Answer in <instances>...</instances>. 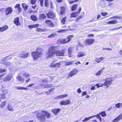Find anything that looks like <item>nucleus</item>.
<instances>
[{
  "mask_svg": "<svg viewBox=\"0 0 122 122\" xmlns=\"http://www.w3.org/2000/svg\"><path fill=\"white\" fill-rule=\"evenodd\" d=\"M57 46H50L48 48L46 56L47 58L52 57L56 54L57 56H64L65 52L66 49H62L61 51L58 50L56 51L58 48Z\"/></svg>",
  "mask_w": 122,
  "mask_h": 122,
  "instance_id": "f257e3e1",
  "label": "nucleus"
},
{
  "mask_svg": "<svg viewBox=\"0 0 122 122\" xmlns=\"http://www.w3.org/2000/svg\"><path fill=\"white\" fill-rule=\"evenodd\" d=\"M36 118L38 120L41 122H44L46 121V117L49 118L51 116V114L48 111L45 110H42L40 112L36 111Z\"/></svg>",
  "mask_w": 122,
  "mask_h": 122,
  "instance_id": "f03ea898",
  "label": "nucleus"
},
{
  "mask_svg": "<svg viewBox=\"0 0 122 122\" xmlns=\"http://www.w3.org/2000/svg\"><path fill=\"white\" fill-rule=\"evenodd\" d=\"M43 50L41 48L37 47L36 51L31 53V56L34 60H37L39 57H41L43 53Z\"/></svg>",
  "mask_w": 122,
  "mask_h": 122,
  "instance_id": "7ed1b4c3",
  "label": "nucleus"
},
{
  "mask_svg": "<svg viewBox=\"0 0 122 122\" xmlns=\"http://www.w3.org/2000/svg\"><path fill=\"white\" fill-rule=\"evenodd\" d=\"M74 36L73 35L68 36L66 38L59 39L58 41V43L61 44H63L69 42Z\"/></svg>",
  "mask_w": 122,
  "mask_h": 122,
  "instance_id": "20e7f679",
  "label": "nucleus"
},
{
  "mask_svg": "<svg viewBox=\"0 0 122 122\" xmlns=\"http://www.w3.org/2000/svg\"><path fill=\"white\" fill-rule=\"evenodd\" d=\"M113 78L112 77H110L107 78L106 80H105V81L102 83L103 86H105L107 88H108L112 83L113 81Z\"/></svg>",
  "mask_w": 122,
  "mask_h": 122,
  "instance_id": "39448f33",
  "label": "nucleus"
},
{
  "mask_svg": "<svg viewBox=\"0 0 122 122\" xmlns=\"http://www.w3.org/2000/svg\"><path fill=\"white\" fill-rule=\"evenodd\" d=\"M12 54H10L8 56L5 57L3 58V59H2L1 61V63L2 64L6 66H9L11 64L10 62L9 61H5L10 59L11 57L8 58V57L12 56Z\"/></svg>",
  "mask_w": 122,
  "mask_h": 122,
  "instance_id": "423d86ee",
  "label": "nucleus"
},
{
  "mask_svg": "<svg viewBox=\"0 0 122 122\" xmlns=\"http://www.w3.org/2000/svg\"><path fill=\"white\" fill-rule=\"evenodd\" d=\"M53 78L52 76H49L48 77H46L43 79L41 80V82L45 83H50L51 82Z\"/></svg>",
  "mask_w": 122,
  "mask_h": 122,
  "instance_id": "0eeeda50",
  "label": "nucleus"
},
{
  "mask_svg": "<svg viewBox=\"0 0 122 122\" xmlns=\"http://www.w3.org/2000/svg\"><path fill=\"white\" fill-rule=\"evenodd\" d=\"M78 72V70L76 69H73L68 74L67 78H69L73 76L76 75Z\"/></svg>",
  "mask_w": 122,
  "mask_h": 122,
  "instance_id": "6e6552de",
  "label": "nucleus"
},
{
  "mask_svg": "<svg viewBox=\"0 0 122 122\" xmlns=\"http://www.w3.org/2000/svg\"><path fill=\"white\" fill-rule=\"evenodd\" d=\"M47 17L50 19H54L56 17L55 13L52 10H50L46 14Z\"/></svg>",
  "mask_w": 122,
  "mask_h": 122,
  "instance_id": "1a4fd4ad",
  "label": "nucleus"
},
{
  "mask_svg": "<svg viewBox=\"0 0 122 122\" xmlns=\"http://www.w3.org/2000/svg\"><path fill=\"white\" fill-rule=\"evenodd\" d=\"M81 10V7H79L78 9V11H75L72 12L71 14L70 17H71L76 18L78 15V14L79 13Z\"/></svg>",
  "mask_w": 122,
  "mask_h": 122,
  "instance_id": "9d476101",
  "label": "nucleus"
},
{
  "mask_svg": "<svg viewBox=\"0 0 122 122\" xmlns=\"http://www.w3.org/2000/svg\"><path fill=\"white\" fill-rule=\"evenodd\" d=\"M95 41V39H88L85 41V44L87 46L90 45L94 43Z\"/></svg>",
  "mask_w": 122,
  "mask_h": 122,
  "instance_id": "9b49d317",
  "label": "nucleus"
},
{
  "mask_svg": "<svg viewBox=\"0 0 122 122\" xmlns=\"http://www.w3.org/2000/svg\"><path fill=\"white\" fill-rule=\"evenodd\" d=\"M13 11L12 8L11 7H9L5 9V13L6 16L11 14Z\"/></svg>",
  "mask_w": 122,
  "mask_h": 122,
  "instance_id": "f8f14e48",
  "label": "nucleus"
},
{
  "mask_svg": "<svg viewBox=\"0 0 122 122\" xmlns=\"http://www.w3.org/2000/svg\"><path fill=\"white\" fill-rule=\"evenodd\" d=\"M71 102L69 99L66 100H62L60 102V104L61 105H68L71 104Z\"/></svg>",
  "mask_w": 122,
  "mask_h": 122,
  "instance_id": "ddd939ff",
  "label": "nucleus"
},
{
  "mask_svg": "<svg viewBox=\"0 0 122 122\" xmlns=\"http://www.w3.org/2000/svg\"><path fill=\"white\" fill-rule=\"evenodd\" d=\"M60 8V15L63 16L65 15L66 12V8L64 6H61Z\"/></svg>",
  "mask_w": 122,
  "mask_h": 122,
  "instance_id": "4468645a",
  "label": "nucleus"
},
{
  "mask_svg": "<svg viewBox=\"0 0 122 122\" xmlns=\"http://www.w3.org/2000/svg\"><path fill=\"white\" fill-rule=\"evenodd\" d=\"M45 23L47 26L50 27H53L54 24L53 22L49 20H45Z\"/></svg>",
  "mask_w": 122,
  "mask_h": 122,
  "instance_id": "2eb2a0df",
  "label": "nucleus"
},
{
  "mask_svg": "<svg viewBox=\"0 0 122 122\" xmlns=\"http://www.w3.org/2000/svg\"><path fill=\"white\" fill-rule=\"evenodd\" d=\"M26 51H23L22 53L20 54V56L21 57L23 58H25L27 57L29 54V52H26Z\"/></svg>",
  "mask_w": 122,
  "mask_h": 122,
  "instance_id": "dca6fc26",
  "label": "nucleus"
},
{
  "mask_svg": "<svg viewBox=\"0 0 122 122\" xmlns=\"http://www.w3.org/2000/svg\"><path fill=\"white\" fill-rule=\"evenodd\" d=\"M122 119V113L119 114L117 117L114 119L112 122H117Z\"/></svg>",
  "mask_w": 122,
  "mask_h": 122,
  "instance_id": "f3484780",
  "label": "nucleus"
},
{
  "mask_svg": "<svg viewBox=\"0 0 122 122\" xmlns=\"http://www.w3.org/2000/svg\"><path fill=\"white\" fill-rule=\"evenodd\" d=\"M60 108H55L51 110V112L55 115H57L61 111Z\"/></svg>",
  "mask_w": 122,
  "mask_h": 122,
  "instance_id": "a211bd4d",
  "label": "nucleus"
},
{
  "mask_svg": "<svg viewBox=\"0 0 122 122\" xmlns=\"http://www.w3.org/2000/svg\"><path fill=\"white\" fill-rule=\"evenodd\" d=\"M12 78V76L8 75L3 78V80L5 82H7L10 81Z\"/></svg>",
  "mask_w": 122,
  "mask_h": 122,
  "instance_id": "6ab92c4d",
  "label": "nucleus"
},
{
  "mask_svg": "<svg viewBox=\"0 0 122 122\" xmlns=\"http://www.w3.org/2000/svg\"><path fill=\"white\" fill-rule=\"evenodd\" d=\"M120 21H118L117 19H115L111 20L107 22V25L114 24L118 22H120Z\"/></svg>",
  "mask_w": 122,
  "mask_h": 122,
  "instance_id": "aec40b11",
  "label": "nucleus"
},
{
  "mask_svg": "<svg viewBox=\"0 0 122 122\" xmlns=\"http://www.w3.org/2000/svg\"><path fill=\"white\" fill-rule=\"evenodd\" d=\"M8 28V26L7 25L3 26L2 27H0V32H3L7 30Z\"/></svg>",
  "mask_w": 122,
  "mask_h": 122,
  "instance_id": "412c9836",
  "label": "nucleus"
},
{
  "mask_svg": "<svg viewBox=\"0 0 122 122\" xmlns=\"http://www.w3.org/2000/svg\"><path fill=\"white\" fill-rule=\"evenodd\" d=\"M14 23L17 26L20 25V24L19 21V17H18L15 18L14 20Z\"/></svg>",
  "mask_w": 122,
  "mask_h": 122,
  "instance_id": "4be33fe9",
  "label": "nucleus"
},
{
  "mask_svg": "<svg viewBox=\"0 0 122 122\" xmlns=\"http://www.w3.org/2000/svg\"><path fill=\"white\" fill-rule=\"evenodd\" d=\"M78 4H74L73 5L71 8V10L72 11H74L77 9L78 7Z\"/></svg>",
  "mask_w": 122,
  "mask_h": 122,
  "instance_id": "5701e85b",
  "label": "nucleus"
},
{
  "mask_svg": "<svg viewBox=\"0 0 122 122\" xmlns=\"http://www.w3.org/2000/svg\"><path fill=\"white\" fill-rule=\"evenodd\" d=\"M46 17V15L44 13L41 14L39 16V19L40 20L45 19Z\"/></svg>",
  "mask_w": 122,
  "mask_h": 122,
  "instance_id": "b1692460",
  "label": "nucleus"
},
{
  "mask_svg": "<svg viewBox=\"0 0 122 122\" xmlns=\"http://www.w3.org/2000/svg\"><path fill=\"white\" fill-rule=\"evenodd\" d=\"M30 18L32 20L34 21H36L37 20V17L35 15H33L30 16Z\"/></svg>",
  "mask_w": 122,
  "mask_h": 122,
  "instance_id": "393cba45",
  "label": "nucleus"
},
{
  "mask_svg": "<svg viewBox=\"0 0 122 122\" xmlns=\"http://www.w3.org/2000/svg\"><path fill=\"white\" fill-rule=\"evenodd\" d=\"M95 116H92L88 117H86L82 121V122H85L86 121H88L89 119L92 117H94Z\"/></svg>",
  "mask_w": 122,
  "mask_h": 122,
  "instance_id": "a878e982",
  "label": "nucleus"
},
{
  "mask_svg": "<svg viewBox=\"0 0 122 122\" xmlns=\"http://www.w3.org/2000/svg\"><path fill=\"white\" fill-rule=\"evenodd\" d=\"M68 96V95L67 94L61 95L57 96V98L58 99H61L64 97H67Z\"/></svg>",
  "mask_w": 122,
  "mask_h": 122,
  "instance_id": "bb28decb",
  "label": "nucleus"
},
{
  "mask_svg": "<svg viewBox=\"0 0 122 122\" xmlns=\"http://www.w3.org/2000/svg\"><path fill=\"white\" fill-rule=\"evenodd\" d=\"M22 6L25 10H26L28 8V6L26 4L23 3L22 4Z\"/></svg>",
  "mask_w": 122,
  "mask_h": 122,
  "instance_id": "cd10ccee",
  "label": "nucleus"
},
{
  "mask_svg": "<svg viewBox=\"0 0 122 122\" xmlns=\"http://www.w3.org/2000/svg\"><path fill=\"white\" fill-rule=\"evenodd\" d=\"M7 93V91L5 92L4 93H2L1 95V98L2 99H5L6 98L5 95Z\"/></svg>",
  "mask_w": 122,
  "mask_h": 122,
  "instance_id": "c85d7f7f",
  "label": "nucleus"
},
{
  "mask_svg": "<svg viewBox=\"0 0 122 122\" xmlns=\"http://www.w3.org/2000/svg\"><path fill=\"white\" fill-rule=\"evenodd\" d=\"M104 59V58L101 57L97 58L95 60L98 63H99Z\"/></svg>",
  "mask_w": 122,
  "mask_h": 122,
  "instance_id": "c756f323",
  "label": "nucleus"
},
{
  "mask_svg": "<svg viewBox=\"0 0 122 122\" xmlns=\"http://www.w3.org/2000/svg\"><path fill=\"white\" fill-rule=\"evenodd\" d=\"M84 55L85 54L84 52H80L78 53L77 55V56L78 57H81L84 56Z\"/></svg>",
  "mask_w": 122,
  "mask_h": 122,
  "instance_id": "7c9ffc66",
  "label": "nucleus"
},
{
  "mask_svg": "<svg viewBox=\"0 0 122 122\" xmlns=\"http://www.w3.org/2000/svg\"><path fill=\"white\" fill-rule=\"evenodd\" d=\"M16 88L17 90H26L28 89V88L25 87H20V86H16Z\"/></svg>",
  "mask_w": 122,
  "mask_h": 122,
  "instance_id": "2f4dec72",
  "label": "nucleus"
},
{
  "mask_svg": "<svg viewBox=\"0 0 122 122\" xmlns=\"http://www.w3.org/2000/svg\"><path fill=\"white\" fill-rule=\"evenodd\" d=\"M45 6L47 7L49 6V0H45Z\"/></svg>",
  "mask_w": 122,
  "mask_h": 122,
  "instance_id": "473e14b6",
  "label": "nucleus"
},
{
  "mask_svg": "<svg viewBox=\"0 0 122 122\" xmlns=\"http://www.w3.org/2000/svg\"><path fill=\"white\" fill-rule=\"evenodd\" d=\"M66 19V16H65L62 18L61 20V23L63 24H64L65 23Z\"/></svg>",
  "mask_w": 122,
  "mask_h": 122,
  "instance_id": "72a5a7b5",
  "label": "nucleus"
},
{
  "mask_svg": "<svg viewBox=\"0 0 122 122\" xmlns=\"http://www.w3.org/2000/svg\"><path fill=\"white\" fill-rule=\"evenodd\" d=\"M54 89V88H52L50 89L49 90V91H46V93L47 95H49V94L51 93V92H53Z\"/></svg>",
  "mask_w": 122,
  "mask_h": 122,
  "instance_id": "f704fd0d",
  "label": "nucleus"
},
{
  "mask_svg": "<svg viewBox=\"0 0 122 122\" xmlns=\"http://www.w3.org/2000/svg\"><path fill=\"white\" fill-rule=\"evenodd\" d=\"M100 114H97V115H94L93 116H95L94 117H95V116H96L97 118L99 119L100 121V122L102 121V120L101 118V117L100 116Z\"/></svg>",
  "mask_w": 122,
  "mask_h": 122,
  "instance_id": "c9c22d12",
  "label": "nucleus"
},
{
  "mask_svg": "<svg viewBox=\"0 0 122 122\" xmlns=\"http://www.w3.org/2000/svg\"><path fill=\"white\" fill-rule=\"evenodd\" d=\"M115 18H116L117 19V20H120L121 19V17L120 16H115L111 17L109 19H114Z\"/></svg>",
  "mask_w": 122,
  "mask_h": 122,
  "instance_id": "e433bc0d",
  "label": "nucleus"
},
{
  "mask_svg": "<svg viewBox=\"0 0 122 122\" xmlns=\"http://www.w3.org/2000/svg\"><path fill=\"white\" fill-rule=\"evenodd\" d=\"M103 69V68L102 69L99 71L97 73L95 74V75L98 76H100L102 72V69Z\"/></svg>",
  "mask_w": 122,
  "mask_h": 122,
  "instance_id": "4c0bfd02",
  "label": "nucleus"
},
{
  "mask_svg": "<svg viewBox=\"0 0 122 122\" xmlns=\"http://www.w3.org/2000/svg\"><path fill=\"white\" fill-rule=\"evenodd\" d=\"M102 117H104L106 116V114L105 111H102L99 113Z\"/></svg>",
  "mask_w": 122,
  "mask_h": 122,
  "instance_id": "58836bf2",
  "label": "nucleus"
},
{
  "mask_svg": "<svg viewBox=\"0 0 122 122\" xmlns=\"http://www.w3.org/2000/svg\"><path fill=\"white\" fill-rule=\"evenodd\" d=\"M41 85L42 86H43H43L44 87V88H50L51 87L50 84H47L46 85H44L43 84H41Z\"/></svg>",
  "mask_w": 122,
  "mask_h": 122,
  "instance_id": "ea45409f",
  "label": "nucleus"
},
{
  "mask_svg": "<svg viewBox=\"0 0 122 122\" xmlns=\"http://www.w3.org/2000/svg\"><path fill=\"white\" fill-rule=\"evenodd\" d=\"M17 79L20 81H24V78H22L20 76H19L17 77Z\"/></svg>",
  "mask_w": 122,
  "mask_h": 122,
  "instance_id": "a19ab883",
  "label": "nucleus"
},
{
  "mask_svg": "<svg viewBox=\"0 0 122 122\" xmlns=\"http://www.w3.org/2000/svg\"><path fill=\"white\" fill-rule=\"evenodd\" d=\"M83 18V16L81 15L80 16L77 18L75 20V21L76 22H78L79 20Z\"/></svg>",
  "mask_w": 122,
  "mask_h": 122,
  "instance_id": "79ce46f5",
  "label": "nucleus"
},
{
  "mask_svg": "<svg viewBox=\"0 0 122 122\" xmlns=\"http://www.w3.org/2000/svg\"><path fill=\"white\" fill-rule=\"evenodd\" d=\"M7 109L10 111H12L14 110L12 107L10 105H9L8 106Z\"/></svg>",
  "mask_w": 122,
  "mask_h": 122,
  "instance_id": "37998d69",
  "label": "nucleus"
},
{
  "mask_svg": "<svg viewBox=\"0 0 122 122\" xmlns=\"http://www.w3.org/2000/svg\"><path fill=\"white\" fill-rule=\"evenodd\" d=\"M55 61H54L53 62H52L51 63L50 66L51 68L55 67H56V63L55 64H53V63Z\"/></svg>",
  "mask_w": 122,
  "mask_h": 122,
  "instance_id": "c03bdc74",
  "label": "nucleus"
},
{
  "mask_svg": "<svg viewBox=\"0 0 122 122\" xmlns=\"http://www.w3.org/2000/svg\"><path fill=\"white\" fill-rule=\"evenodd\" d=\"M73 1H71V0H70L68 1L69 3L70 4H72L73 3L75 2H77L79 0H73Z\"/></svg>",
  "mask_w": 122,
  "mask_h": 122,
  "instance_id": "a18cd8bd",
  "label": "nucleus"
},
{
  "mask_svg": "<svg viewBox=\"0 0 122 122\" xmlns=\"http://www.w3.org/2000/svg\"><path fill=\"white\" fill-rule=\"evenodd\" d=\"M36 31L39 32H43L44 31V30L40 28H37L36 29Z\"/></svg>",
  "mask_w": 122,
  "mask_h": 122,
  "instance_id": "49530a36",
  "label": "nucleus"
},
{
  "mask_svg": "<svg viewBox=\"0 0 122 122\" xmlns=\"http://www.w3.org/2000/svg\"><path fill=\"white\" fill-rule=\"evenodd\" d=\"M6 103V102L5 101L2 102L0 105V107L2 108L4 107Z\"/></svg>",
  "mask_w": 122,
  "mask_h": 122,
  "instance_id": "de8ad7c7",
  "label": "nucleus"
},
{
  "mask_svg": "<svg viewBox=\"0 0 122 122\" xmlns=\"http://www.w3.org/2000/svg\"><path fill=\"white\" fill-rule=\"evenodd\" d=\"M122 104V103H118L117 104H116L115 105V107H116L119 108L120 107V106Z\"/></svg>",
  "mask_w": 122,
  "mask_h": 122,
  "instance_id": "09e8293b",
  "label": "nucleus"
},
{
  "mask_svg": "<svg viewBox=\"0 0 122 122\" xmlns=\"http://www.w3.org/2000/svg\"><path fill=\"white\" fill-rule=\"evenodd\" d=\"M36 0H30V3L32 5L35 4L36 2Z\"/></svg>",
  "mask_w": 122,
  "mask_h": 122,
  "instance_id": "8fccbe9b",
  "label": "nucleus"
},
{
  "mask_svg": "<svg viewBox=\"0 0 122 122\" xmlns=\"http://www.w3.org/2000/svg\"><path fill=\"white\" fill-rule=\"evenodd\" d=\"M23 76L24 77L26 78L29 77L30 76V75L29 74L26 73H24L23 74Z\"/></svg>",
  "mask_w": 122,
  "mask_h": 122,
  "instance_id": "3c124183",
  "label": "nucleus"
},
{
  "mask_svg": "<svg viewBox=\"0 0 122 122\" xmlns=\"http://www.w3.org/2000/svg\"><path fill=\"white\" fill-rule=\"evenodd\" d=\"M95 86H96L97 88H98L100 87H102L103 86L102 84H101L100 85H99V83H97L95 85Z\"/></svg>",
  "mask_w": 122,
  "mask_h": 122,
  "instance_id": "603ef678",
  "label": "nucleus"
},
{
  "mask_svg": "<svg viewBox=\"0 0 122 122\" xmlns=\"http://www.w3.org/2000/svg\"><path fill=\"white\" fill-rule=\"evenodd\" d=\"M56 34L55 33H52V34L50 35H49L47 37L48 38H50L51 37H54L55 36H56Z\"/></svg>",
  "mask_w": 122,
  "mask_h": 122,
  "instance_id": "864d4df0",
  "label": "nucleus"
},
{
  "mask_svg": "<svg viewBox=\"0 0 122 122\" xmlns=\"http://www.w3.org/2000/svg\"><path fill=\"white\" fill-rule=\"evenodd\" d=\"M101 14L103 16H105L108 15V13L107 12H102L101 13Z\"/></svg>",
  "mask_w": 122,
  "mask_h": 122,
  "instance_id": "5fc2aeb1",
  "label": "nucleus"
},
{
  "mask_svg": "<svg viewBox=\"0 0 122 122\" xmlns=\"http://www.w3.org/2000/svg\"><path fill=\"white\" fill-rule=\"evenodd\" d=\"M40 1V5L41 6L43 7L44 6L43 4V1L44 0H39Z\"/></svg>",
  "mask_w": 122,
  "mask_h": 122,
  "instance_id": "6e6d98bb",
  "label": "nucleus"
},
{
  "mask_svg": "<svg viewBox=\"0 0 122 122\" xmlns=\"http://www.w3.org/2000/svg\"><path fill=\"white\" fill-rule=\"evenodd\" d=\"M61 62H62L61 61L60 62L56 63V67H60L61 66Z\"/></svg>",
  "mask_w": 122,
  "mask_h": 122,
  "instance_id": "4d7b16f0",
  "label": "nucleus"
},
{
  "mask_svg": "<svg viewBox=\"0 0 122 122\" xmlns=\"http://www.w3.org/2000/svg\"><path fill=\"white\" fill-rule=\"evenodd\" d=\"M34 28H36L38 27L39 26V24H35L33 25Z\"/></svg>",
  "mask_w": 122,
  "mask_h": 122,
  "instance_id": "13d9d810",
  "label": "nucleus"
},
{
  "mask_svg": "<svg viewBox=\"0 0 122 122\" xmlns=\"http://www.w3.org/2000/svg\"><path fill=\"white\" fill-rule=\"evenodd\" d=\"M34 83H31L30 84H29L28 86H26V87H31L33 86H34Z\"/></svg>",
  "mask_w": 122,
  "mask_h": 122,
  "instance_id": "bf43d9fd",
  "label": "nucleus"
},
{
  "mask_svg": "<svg viewBox=\"0 0 122 122\" xmlns=\"http://www.w3.org/2000/svg\"><path fill=\"white\" fill-rule=\"evenodd\" d=\"M20 6V5L19 4H17L15 6V9L18 8H19Z\"/></svg>",
  "mask_w": 122,
  "mask_h": 122,
  "instance_id": "052dcab7",
  "label": "nucleus"
},
{
  "mask_svg": "<svg viewBox=\"0 0 122 122\" xmlns=\"http://www.w3.org/2000/svg\"><path fill=\"white\" fill-rule=\"evenodd\" d=\"M6 71L5 69L2 70L1 69H0V73H3L4 72H5Z\"/></svg>",
  "mask_w": 122,
  "mask_h": 122,
  "instance_id": "680f3d73",
  "label": "nucleus"
},
{
  "mask_svg": "<svg viewBox=\"0 0 122 122\" xmlns=\"http://www.w3.org/2000/svg\"><path fill=\"white\" fill-rule=\"evenodd\" d=\"M77 92L79 93H81V92H82V91H81V89H80V88H78L77 90Z\"/></svg>",
  "mask_w": 122,
  "mask_h": 122,
  "instance_id": "e2e57ef3",
  "label": "nucleus"
},
{
  "mask_svg": "<svg viewBox=\"0 0 122 122\" xmlns=\"http://www.w3.org/2000/svg\"><path fill=\"white\" fill-rule=\"evenodd\" d=\"M28 26L30 29H32V28H34L33 25H29Z\"/></svg>",
  "mask_w": 122,
  "mask_h": 122,
  "instance_id": "0e129e2a",
  "label": "nucleus"
},
{
  "mask_svg": "<svg viewBox=\"0 0 122 122\" xmlns=\"http://www.w3.org/2000/svg\"><path fill=\"white\" fill-rule=\"evenodd\" d=\"M72 51L69 48L68 49V53L69 55H70L71 54Z\"/></svg>",
  "mask_w": 122,
  "mask_h": 122,
  "instance_id": "69168bd1",
  "label": "nucleus"
},
{
  "mask_svg": "<svg viewBox=\"0 0 122 122\" xmlns=\"http://www.w3.org/2000/svg\"><path fill=\"white\" fill-rule=\"evenodd\" d=\"M87 93L86 91H85L83 92L81 94V95L82 96H83L84 95H86Z\"/></svg>",
  "mask_w": 122,
  "mask_h": 122,
  "instance_id": "338daca9",
  "label": "nucleus"
},
{
  "mask_svg": "<svg viewBox=\"0 0 122 122\" xmlns=\"http://www.w3.org/2000/svg\"><path fill=\"white\" fill-rule=\"evenodd\" d=\"M94 36V35L93 34H89L87 35V36L88 37H93Z\"/></svg>",
  "mask_w": 122,
  "mask_h": 122,
  "instance_id": "774afa93",
  "label": "nucleus"
}]
</instances>
